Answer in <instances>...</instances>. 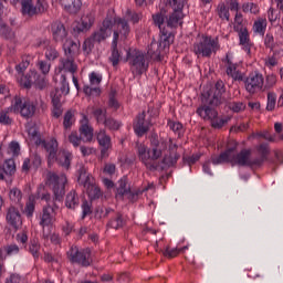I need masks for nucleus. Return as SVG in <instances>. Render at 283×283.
<instances>
[{
  "label": "nucleus",
  "instance_id": "9b49d317",
  "mask_svg": "<svg viewBox=\"0 0 283 283\" xmlns=\"http://www.w3.org/2000/svg\"><path fill=\"white\" fill-rule=\"evenodd\" d=\"M96 140L99 145V160H105L109 158V150L112 149V137L107 135L105 129H99L96 133Z\"/></svg>",
  "mask_w": 283,
  "mask_h": 283
},
{
  "label": "nucleus",
  "instance_id": "b1692460",
  "mask_svg": "<svg viewBox=\"0 0 283 283\" xmlns=\"http://www.w3.org/2000/svg\"><path fill=\"white\" fill-rule=\"evenodd\" d=\"M94 21H96V17L92 12H86L82 15L81 22L74 28L75 32H87L94 25Z\"/></svg>",
  "mask_w": 283,
  "mask_h": 283
},
{
  "label": "nucleus",
  "instance_id": "69168bd1",
  "mask_svg": "<svg viewBox=\"0 0 283 283\" xmlns=\"http://www.w3.org/2000/svg\"><path fill=\"white\" fill-rule=\"evenodd\" d=\"M94 40L90 36L88 39H86L83 43V52H85L86 54H91L92 50H94Z\"/></svg>",
  "mask_w": 283,
  "mask_h": 283
},
{
  "label": "nucleus",
  "instance_id": "774afa93",
  "mask_svg": "<svg viewBox=\"0 0 283 283\" xmlns=\"http://www.w3.org/2000/svg\"><path fill=\"white\" fill-rule=\"evenodd\" d=\"M3 251L6 252V255H17V253H19V245L17 244H10V245H6L3 248Z\"/></svg>",
  "mask_w": 283,
  "mask_h": 283
},
{
  "label": "nucleus",
  "instance_id": "3c124183",
  "mask_svg": "<svg viewBox=\"0 0 283 283\" xmlns=\"http://www.w3.org/2000/svg\"><path fill=\"white\" fill-rule=\"evenodd\" d=\"M104 125L105 127H107V129H111L112 132H117V129H120V122L112 117L106 118Z\"/></svg>",
  "mask_w": 283,
  "mask_h": 283
},
{
  "label": "nucleus",
  "instance_id": "c03bdc74",
  "mask_svg": "<svg viewBox=\"0 0 283 283\" xmlns=\"http://www.w3.org/2000/svg\"><path fill=\"white\" fill-rule=\"evenodd\" d=\"M217 14H218L219 19H221L222 21H229L230 17H231L229 13V8L224 3H220L217 7Z\"/></svg>",
  "mask_w": 283,
  "mask_h": 283
},
{
  "label": "nucleus",
  "instance_id": "1a4fd4ad",
  "mask_svg": "<svg viewBox=\"0 0 283 283\" xmlns=\"http://www.w3.org/2000/svg\"><path fill=\"white\" fill-rule=\"evenodd\" d=\"M127 61L135 78H140L143 75V52L134 49L127 52Z\"/></svg>",
  "mask_w": 283,
  "mask_h": 283
},
{
  "label": "nucleus",
  "instance_id": "423d86ee",
  "mask_svg": "<svg viewBox=\"0 0 283 283\" xmlns=\"http://www.w3.org/2000/svg\"><path fill=\"white\" fill-rule=\"evenodd\" d=\"M66 255L73 264H80V266L92 265V251L90 249L78 250V247L72 245Z\"/></svg>",
  "mask_w": 283,
  "mask_h": 283
},
{
  "label": "nucleus",
  "instance_id": "e433bc0d",
  "mask_svg": "<svg viewBox=\"0 0 283 283\" xmlns=\"http://www.w3.org/2000/svg\"><path fill=\"white\" fill-rule=\"evenodd\" d=\"M107 229H123L125 227V219H123V214L116 213L113 219H111L107 223Z\"/></svg>",
  "mask_w": 283,
  "mask_h": 283
},
{
  "label": "nucleus",
  "instance_id": "37998d69",
  "mask_svg": "<svg viewBox=\"0 0 283 283\" xmlns=\"http://www.w3.org/2000/svg\"><path fill=\"white\" fill-rule=\"evenodd\" d=\"M36 76H38L36 72H31L24 75L20 81L22 87H25V90H30V87H32V83H34V80L32 78H36Z\"/></svg>",
  "mask_w": 283,
  "mask_h": 283
},
{
  "label": "nucleus",
  "instance_id": "473e14b6",
  "mask_svg": "<svg viewBox=\"0 0 283 283\" xmlns=\"http://www.w3.org/2000/svg\"><path fill=\"white\" fill-rule=\"evenodd\" d=\"M78 205H81V199L78 198V193L76 192V190H71L67 195H66V199H65V207L67 209H76V207H78Z\"/></svg>",
  "mask_w": 283,
  "mask_h": 283
},
{
  "label": "nucleus",
  "instance_id": "a211bd4d",
  "mask_svg": "<svg viewBox=\"0 0 283 283\" xmlns=\"http://www.w3.org/2000/svg\"><path fill=\"white\" fill-rule=\"evenodd\" d=\"M163 56H165V50L158 42H156V40H153L151 43L147 46L145 59L147 61H163Z\"/></svg>",
  "mask_w": 283,
  "mask_h": 283
},
{
  "label": "nucleus",
  "instance_id": "4d7b16f0",
  "mask_svg": "<svg viewBox=\"0 0 283 283\" xmlns=\"http://www.w3.org/2000/svg\"><path fill=\"white\" fill-rule=\"evenodd\" d=\"M36 67L45 76L50 74V67H52V65L43 60H39L36 63Z\"/></svg>",
  "mask_w": 283,
  "mask_h": 283
},
{
  "label": "nucleus",
  "instance_id": "393cba45",
  "mask_svg": "<svg viewBox=\"0 0 283 283\" xmlns=\"http://www.w3.org/2000/svg\"><path fill=\"white\" fill-rule=\"evenodd\" d=\"M17 171V165L14 159H7L2 166H0V180H8L11 176H14Z\"/></svg>",
  "mask_w": 283,
  "mask_h": 283
},
{
  "label": "nucleus",
  "instance_id": "0e129e2a",
  "mask_svg": "<svg viewBox=\"0 0 283 283\" xmlns=\"http://www.w3.org/2000/svg\"><path fill=\"white\" fill-rule=\"evenodd\" d=\"M34 85L38 90H45L48 87V81L38 73V76L34 78Z\"/></svg>",
  "mask_w": 283,
  "mask_h": 283
},
{
  "label": "nucleus",
  "instance_id": "5fc2aeb1",
  "mask_svg": "<svg viewBox=\"0 0 283 283\" xmlns=\"http://www.w3.org/2000/svg\"><path fill=\"white\" fill-rule=\"evenodd\" d=\"M243 12H250L251 14H258L260 12V7L253 2H247L242 6Z\"/></svg>",
  "mask_w": 283,
  "mask_h": 283
},
{
  "label": "nucleus",
  "instance_id": "6e6d98bb",
  "mask_svg": "<svg viewBox=\"0 0 283 283\" xmlns=\"http://www.w3.org/2000/svg\"><path fill=\"white\" fill-rule=\"evenodd\" d=\"M69 142L71 143V145H73V147H81V143H83V139L81 136H78V133L72 132L69 135Z\"/></svg>",
  "mask_w": 283,
  "mask_h": 283
},
{
  "label": "nucleus",
  "instance_id": "a18cd8bd",
  "mask_svg": "<svg viewBox=\"0 0 283 283\" xmlns=\"http://www.w3.org/2000/svg\"><path fill=\"white\" fill-rule=\"evenodd\" d=\"M223 105H227L229 109H231L232 112H235L237 114L240 112H244L247 107L242 102H227V99H226V103H223Z\"/></svg>",
  "mask_w": 283,
  "mask_h": 283
},
{
  "label": "nucleus",
  "instance_id": "4be33fe9",
  "mask_svg": "<svg viewBox=\"0 0 283 283\" xmlns=\"http://www.w3.org/2000/svg\"><path fill=\"white\" fill-rule=\"evenodd\" d=\"M78 132L83 143H92L94 140V127L90 126L87 116H84Z\"/></svg>",
  "mask_w": 283,
  "mask_h": 283
},
{
  "label": "nucleus",
  "instance_id": "5701e85b",
  "mask_svg": "<svg viewBox=\"0 0 283 283\" xmlns=\"http://www.w3.org/2000/svg\"><path fill=\"white\" fill-rule=\"evenodd\" d=\"M51 99L53 118H61L63 116V104H61V91L59 88L51 92Z\"/></svg>",
  "mask_w": 283,
  "mask_h": 283
},
{
  "label": "nucleus",
  "instance_id": "f704fd0d",
  "mask_svg": "<svg viewBox=\"0 0 283 283\" xmlns=\"http://www.w3.org/2000/svg\"><path fill=\"white\" fill-rule=\"evenodd\" d=\"M63 48L65 56H72L73 59H75L76 54H78L80 45L72 40H66Z\"/></svg>",
  "mask_w": 283,
  "mask_h": 283
},
{
  "label": "nucleus",
  "instance_id": "4c0bfd02",
  "mask_svg": "<svg viewBox=\"0 0 283 283\" xmlns=\"http://www.w3.org/2000/svg\"><path fill=\"white\" fill-rule=\"evenodd\" d=\"M108 61L112 63L113 67H116L120 63V52H118V42L112 41V54L108 57Z\"/></svg>",
  "mask_w": 283,
  "mask_h": 283
},
{
  "label": "nucleus",
  "instance_id": "6e6552de",
  "mask_svg": "<svg viewBox=\"0 0 283 283\" xmlns=\"http://www.w3.org/2000/svg\"><path fill=\"white\" fill-rule=\"evenodd\" d=\"M112 21L114 28L113 41L114 45H116V43H118L119 36L122 39H127V36H129L132 28L129 27V21H127V19L125 18L115 17L114 19H112Z\"/></svg>",
  "mask_w": 283,
  "mask_h": 283
},
{
  "label": "nucleus",
  "instance_id": "0eeeda50",
  "mask_svg": "<svg viewBox=\"0 0 283 283\" xmlns=\"http://www.w3.org/2000/svg\"><path fill=\"white\" fill-rule=\"evenodd\" d=\"M216 48H218L216 40L209 36H202L193 44V52L198 59H200V56L209 59L211 54H213Z\"/></svg>",
  "mask_w": 283,
  "mask_h": 283
},
{
  "label": "nucleus",
  "instance_id": "7ed1b4c3",
  "mask_svg": "<svg viewBox=\"0 0 283 283\" xmlns=\"http://www.w3.org/2000/svg\"><path fill=\"white\" fill-rule=\"evenodd\" d=\"M46 185L53 191V200L55 202H63L65 197V185H67V177L65 175H56L55 172L46 174Z\"/></svg>",
  "mask_w": 283,
  "mask_h": 283
},
{
  "label": "nucleus",
  "instance_id": "aec40b11",
  "mask_svg": "<svg viewBox=\"0 0 283 283\" xmlns=\"http://www.w3.org/2000/svg\"><path fill=\"white\" fill-rule=\"evenodd\" d=\"M125 197L128 200H130L132 202H134V200H136V198H138V192H132L129 187H127V179L122 178V179L118 180L116 198L122 199V198H125Z\"/></svg>",
  "mask_w": 283,
  "mask_h": 283
},
{
  "label": "nucleus",
  "instance_id": "a19ab883",
  "mask_svg": "<svg viewBox=\"0 0 283 283\" xmlns=\"http://www.w3.org/2000/svg\"><path fill=\"white\" fill-rule=\"evenodd\" d=\"M75 112L70 109L64 114L63 127L64 129H72V125L76 123Z\"/></svg>",
  "mask_w": 283,
  "mask_h": 283
},
{
  "label": "nucleus",
  "instance_id": "e2e57ef3",
  "mask_svg": "<svg viewBox=\"0 0 283 283\" xmlns=\"http://www.w3.org/2000/svg\"><path fill=\"white\" fill-rule=\"evenodd\" d=\"M34 199L29 198V201L25 205L24 213L28 218H32L34 216Z\"/></svg>",
  "mask_w": 283,
  "mask_h": 283
},
{
  "label": "nucleus",
  "instance_id": "2eb2a0df",
  "mask_svg": "<svg viewBox=\"0 0 283 283\" xmlns=\"http://www.w3.org/2000/svg\"><path fill=\"white\" fill-rule=\"evenodd\" d=\"M35 145H41L45 149L48 155L49 165H52L56 160V153L59 151V142L56 139H51L46 142L45 139L38 138Z\"/></svg>",
  "mask_w": 283,
  "mask_h": 283
},
{
  "label": "nucleus",
  "instance_id": "f3484780",
  "mask_svg": "<svg viewBox=\"0 0 283 283\" xmlns=\"http://www.w3.org/2000/svg\"><path fill=\"white\" fill-rule=\"evenodd\" d=\"M101 81H103V76L96 72H92L90 74V83L92 86L85 85L83 88L84 94H86V96H94V94L95 96H98L101 94V88H98Z\"/></svg>",
  "mask_w": 283,
  "mask_h": 283
},
{
  "label": "nucleus",
  "instance_id": "de8ad7c7",
  "mask_svg": "<svg viewBox=\"0 0 283 283\" xmlns=\"http://www.w3.org/2000/svg\"><path fill=\"white\" fill-rule=\"evenodd\" d=\"M275 105H277V95L273 92L268 93L266 111L273 112V109H275Z\"/></svg>",
  "mask_w": 283,
  "mask_h": 283
},
{
  "label": "nucleus",
  "instance_id": "72a5a7b5",
  "mask_svg": "<svg viewBox=\"0 0 283 283\" xmlns=\"http://www.w3.org/2000/svg\"><path fill=\"white\" fill-rule=\"evenodd\" d=\"M61 65L62 67H60V70H64V72H70L71 74H74L78 70V66L74 63V57L72 56L61 59Z\"/></svg>",
  "mask_w": 283,
  "mask_h": 283
},
{
  "label": "nucleus",
  "instance_id": "bb28decb",
  "mask_svg": "<svg viewBox=\"0 0 283 283\" xmlns=\"http://www.w3.org/2000/svg\"><path fill=\"white\" fill-rule=\"evenodd\" d=\"M227 70L226 73L228 76H231L234 81H244V76L240 71H238V64L231 61L229 54L226 55Z\"/></svg>",
  "mask_w": 283,
  "mask_h": 283
},
{
  "label": "nucleus",
  "instance_id": "f257e3e1",
  "mask_svg": "<svg viewBox=\"0 0 283 283\" xmlns=\"http://www.w3.org/2000/svg\"><path fill=\"white\" fill-rule=\"evenodd\" d=\"M160 150L157 148L148 149L144 148L143 157L146 161L144 165L146 169L149 171H165V169H169V167H175V165L180 159V154H178V145L170 143L169 145V154L165 155L163 158L161 165L156 164V160L160 158Z\"/></svg>",
  "mask_w": 283,
  "mask_h": 283
},
{
  "label": "nucleus",
  "instance_id": "79ce46f5",
  "mask_svg": "<svg viewBox=\"0 0 283 283\" xmlns=\"http://www.w3.org/2000/svg\"><path fill=\"white\" fill-rule=\"evenodd\" d=\"M78 177H77V182L78 185H87V182L92 181V177L87 175V169H85L83 166H81L77 170Z\"/></svg>",
  "mask_w": 283,
  "mask_h": 283
},
{
  "label": "nucleus",
  "instance_id": "864d4df0",
  "mask_svg": "<svg viewBox=\"0 0 283 283\" xmlns=\"http://www.w3.org/2000/svg\"><path fill=\"white\" fill-rule=\"evenodd\" d=\"M102 174L109 177L114 176V174H116V164L105 163L102 168Z\"/></svg>",
  "mask_w": 283,
  "mask_h": 283
},
{
  "label": "nucleus",
  "instance_id": "c756f323",
  "mask_svg": "<svg viewBox=\"0 0 283 283\" xmlns=\"http://www.w3.org/2000/svg\"><path fill=\"white\" fill-rule=\"evenodd\" d=\"M174 39H176L174 31L164 27V29L160 30L159 41L157 43H159L164 50H167V48L174 43Z\"/></svg>",
  "mask_w": 283,
  "mask_h": 283
},
{
  "label": "nucleus",
  "instance_id": "dca6fc26",
  "mask_svg": "<svg viewBox=\"0 0 283 283\" xmlns=\"http://www.w3.org/2000/svg\"><path fill=\"white\" fill-rule=\"evenodd\" d=\"M238 149V142H228V147L226 151L221 153L218 157L212 158L213 165H222L235 156V150Z\"/></svg>",
  "mask_w": 283,
  "mask_h": 283
},
{
  "label": "nucleus",
  "instance_id": "c9c22d12",
  "mask_svg": "<svg viewBox=\"0 0 283 283\" xmlns=\"http://www.w3.org/2000/svg\"><path fill=\"white\" fill-rule=\"evenodd\" d=\"M84 187L86 188V193L88 195V198H91V200H96L101 198L102 192L98 186L92 184V181H88L87 185H84Z\"/></svg>",
  "mask_w": 283,
  "mask_h": 283
},
{
  "label": "nucleus",
  "instance_id": "412c9836",
  "mask_svg": "<svg viewBox=\"0 0 283 283\" xmlns=\"http://www.w3.org/2000/svg\"><path fill=\"white\" fill-rule=\"evenodd\" d=\"M56 220L55 208L48 205L42 209L40 226L45 228L54 224Z\"/></svg>",
  "mask_w": 283,
  "mask_h": 283
},
{
  "label": "nucleus",
  "instance_id": "13d9d810",
  "mask_svg": "<svg viewBox=\"0 0 283 283\" xmlns=\"http://www.w3.org/2000/svg\"><path fill=\"white\" fill-rule=\"evenodd\" d=\"M107 112L104 111L103 108H96L93 112V116H95L97 123H105V120H107V116H106Z\"/></svg>",
  "mask_w": 283,
  "mask_h": 283
},
{
  "label": "nucleus",
  "instance_id": "8fccbe9b",
  "mask_svg": "<svg viewBox=\"0 0 283 283\" xmlns=\"http://www.w3.org/2000/svg\"><path fill=\"white\" fill-rule=\"evenodd\" d=\"M133 129L137 136H143V116L140 114L135 118Z\"/></svg>",
  "mask_w": 283,
  "mask_h": 283
},
{
  "label": "nucleus",
  "instance_id": "6ab92c4d",
  "mask_svg": "<svg viewBox=\"0 0 283 283\" xmlns=\"http://www.w3.org/2000/svg\"><path fill=\"white\" fill-rule=\"evenodd\" d=\"M6 220L15 231H18V229L23 224L21 212L19 209L14 208V206L8 208Z\"/></svg>",
  "mask_w": 283,
  "mask_h": 283
},
{
  "label": "nucleus",
  "instance_id": "ea45409f",
  "mask_svg": "<svg viewBox=\"0 0 283 283\" xmlns=\"http://www.w3.org/2000/svg\"><path fill=\"white\" fill-rule=\"evenodd\" d=\"M253 31L256 34L264 36V32H266V19L259 18L258 20H255L253 24Z\"/></svg>",
  "mask_w": 283,
  "mask_h": 283
},
{
  "label": "nucleus",
  "instance_id": "ddd939ff",
  "mask_svg": "<svg viewBox=\"0 0 283 283\" xmlns=\"http://www.w3.org/2000/svg\"><path fill=\"white\" fill-rule=\"evenodd\" d=\"M21 12L23 17H35V14H42V12H45V7H43L41 0H38L35 4L32 0H22Z\"/></svg>",
  "mask_w": 283,
  "mask_h": 283
},
{
  "label": "nucleus",
  "instance_id": "58836bf2",
  "mask_svg": "<svg viewBox=\"0 0 283 283\" xmlns=\"http://www.w3.org/2000/svg\"><path fill=\"white\" fill-rule=\"evenodd\" d=\"M258 151L261 154V157L254 158V160H259L260 164H256V167H262L264 164V160H266L270 149H269V144H261L258 148Z\"/></svg>",
  "mask_w": 283,
  "mask_h": 283
},
{
  "label": "nucleus",
  "instance_id": "39448f33",
  "mask_svg": "<svg viewBox=\"0 0 283 283\" xmlns=\"http://www.w3.org/2000/svg\"><path fill=\"white\" fill-rule=\"evenodd\" d=\"M9 112L20 114L23 118H32L36 112V106L28 98L15 96Z\"/></svg>",
  "mask_w": 283,
  "mask_h": 283
},
{
  "label": "nucleus",
  "instance_id": "2f4dec72",
  "mask_svg": "<svg viewBox=\"0 0 283 283\" xmlns=\"http://www.w3.org/2000/svg\"><path fill=\"white\" fill-rule=\"evenodd\" d=\"M54 163H57V165L64 169H70V165L72 163V154L70 151L62 150L59 153L57 157L55 155Z\"/></svg>",
  "mask_w": 283,
  "mask_h": 283
},
{
  "label": "nucleus",
  "instance_id": "680f3d73",
  "mask_svg": "<svg viewBox=\"0 0 283 283\" xmlns=\"http://www.w3.org/2000/svg\"><path fill=\"white\" fill-rule=\"evenodd\" d=\"M45 59L48 61H56V59H59V51H56V49H54L53 46L46 48Z\"/></svg>",
  "mask_w": 283,
  "mask_h": 283
},
{
  "label": "nucleus",
  "instance_id": "20e7f679",
  "mask_svg": "<svg viewBox=\"0 0 283 283\" xmlns=\"http://www.w3.org/2000/svg\"><path fill=\"white\" fill-rule=\"evenodd\" d=\"M197 114L203 120H210L211 127L213 129H222L231 120V117H218V106H210V107H199L197 108Z\"/></svg>",
  "mask_w": 283,
  "mask_h": 283
},
{
  "label": "nucleus",
  "instance_id": "f03ea898",
  "mask_svg": "<svg viewBox=\"0 0 283 283\" xmlns=\"http://www.w3.org/2000/svg\"><path fill=\"white\" fill-rule=\"evenodd\" d=\"M227 92L224 82L222 80L217 81L212 88L202 93V105L199 107H220L227 103V98L222 97V94Z\"/></svg>",
  "mask_w": 283,
  "mask_h": 283
},
{
  "label": "nucleus",
  "instance_id": "9d476101",
  "mask_svg": "<svg viewBox=\"0 0 283 283\" xmlns=\"http://www.w3.org/2000/svg\"><path fill=\"white\" fill-rule=\"evenodd\" d=\"M226 163H231L232 166L238 165L239 167H258V165H260V160L251 159L250 149H242Z\"/></svg>",
  "mask_w": 283,
  "mask_h": 283
},
{
  "label": "nucleus",
  "instance_id": "603ef678",
  "mask_svg": "<svg viewBox=\"0 0 283 283\" xmlns=\"http://www.w3.org/2000/svg\"><path fill=\"white\" fill-rule=\"evenodd\" d=\"M264 45L265 48L271 50V52H273L275 48H277V43L275 42V38H273V34L271 33L265 34Z\"/></svg>",
  "mask_w": 283,
  "mask_h": 283
},
{
  "label": "nucleus",
  "instance_id": "052dcab7",
  "mask_svg": "<svg viewBox=\"0 0 283 283\" xmlns=\"http://www.w3.org/2000/svg\"><path fill=\"white\" fill-rule=\"evenodd\" d=\"M61 94L67 96L70 94V83L67 82V77L65 75H61V86H60Z\"/></svg>",
  "mask_w": 283,
  "mask_h": 283
},
{
  "label": "nucleus",
  "instance_id": "7c9ffc66",
  "mask_svg": "<svg viewBox=\"0 0 283 283\" xmlns=\"http://www.w3.org/2000/svg\"><path fill=\"white\" fill-rule=\"evenodd\" d=\"M52 34L54 41L57 43L63 42V40L67 36V31L65 30V25L61 22H55L52 24Z\"/></svg>",
  "mask_w": 283,
  "mask_h": 283
},
{
  "label": "nucleus",
  "instance_id": "4468645a",
  "mask_svg": "<svg viewBox=\"0 0 283 283\" xmlns=\"http://www.w3.org/2000/svg\"><path fill=\"white\" fill-rule=\"evenodd\" d=\"M264 87V76L260 73H251L245 80V90L250 94H255Z\"/></svg>",
  "mask_w": 283,
  "mask_h": 283
},
{
  "label": "nucleus",
  "instance_id": "bf43d9fd",
  "mask_svg": "<svg viewBox=\"0 0 283 283\" xmlns=\"http://www.w3.org/2000/svg\"><path fill=\"white\" fill-rule=\"evenodd\" d=\"M29 160L31 161V167L33 169H39L41 167L42 160H41V155H39V153H33L30 156Z\"/></svg>",
  "mask_w": 283,
  "mask_h": 283
},
{
  "label": "nucleus",
  "instance_id": "cd10ccee",
  "mask_svg": "<svg viewBox=\"0 0 283 283\" xmlns=\"http://www.w3.org/2000/svg\"><path fill=\"white\" fill-rule=\"evenodd\" d=\"M235 32H239L240 45H242L247 54H251V39H249V30L247 28L234 27Z\"/></svg>",
  "mask_w": 283,
  "mask_h": 283
},
{
  "label": "nucleus",
  "instance_id": "f8f14e48",
  "mask_svg": "<svg viewBox=\"0 0 283 283\" xmlns=\"http://www.w3.org/2000/svg\"><path fill=\"white\" fill-rule=\"evenodd\" d=\"M114 28V22L112 21V17H106L102 25L97 31H95L91 38L95 43H101L105 41L108 36H112V29Z\"/></svg>",
  "mask_w": 283,
  "mask_h": 283
},
{
  "label": "nucleus",
  "instance_id": "09e8293b",
  "mask_svg": "<svg viewBox=\"0 0 283 283\" xmlns=\"http://www.w3.org/2000/svg\"><path fill=\"white\" fill-rule=\"evenodd\" d=\"M29 251L31 255H33L34 260H39V256L41 255V245L39 244L38 241H31L29 245Z\"/></svg>",
  "mask_w": 283,
  "mask_h": 283
},
{
  "label": "nucleus",
  "instance_id": "c85d7f7f",
  "mask_svg": "<svg viewBox=\"0 0 283 283\" xmlns=\"http://www.w3.org/2000/svg\"><path fill=\"white\" fill-rule=\"evenodd\" d=\"M60 3L69 14H78L81 12V8L83 2L81 0H60Z\"/></svg>",
  "mask_w": 283,
  "mask_h": 283
},
{
  "label": "nucleus",
  "instance_id": "338daca9",
  "mask_svg": "<svg viewBox=\"0 0 283 283\" xmlns=\"http://www.w3.org/2000/svg\"><path fill=\"white\" fill-rule=\"evenodd\" d=\"M125 17H128L129 21H132L134 24L140 21V14H138L136 11H132L130 9L126 11Z\"/></svg>",
  "mask_w": 283,
  "mask_h": 283
},
{
  "label": "nucleus",
  "instance_id": "a878e982",
  "mask_svg": "<svg viewBox=\"0 0 283 283\" xmlns=\"http://www.w3.org/2000/svg\"><path fill=\"white\" fill-rule=\"evenodd\" d=\"M174 12L166 17L167 29L174 30L178 25H182V9H172Z\"/></svg>",
  "mask_w": 283,
  "mask_h": 283
},
{
  "label": "nucleus",
  "instance_id": "49530a36",
  "mask_svg": "<svg viewBox=\"0 0 283 283\" xmlns=\"http://www.w3.org/2000/svg\"><path fill=\"white\" fill-rule=\"evenodd\" d=\"M9 198L11 202H14L15 205H19L23 198V193L19 188H12L9 192Z\"/></svg>",
  "mask_w": 283,
  "mask_h": 283
}]
</instances>
